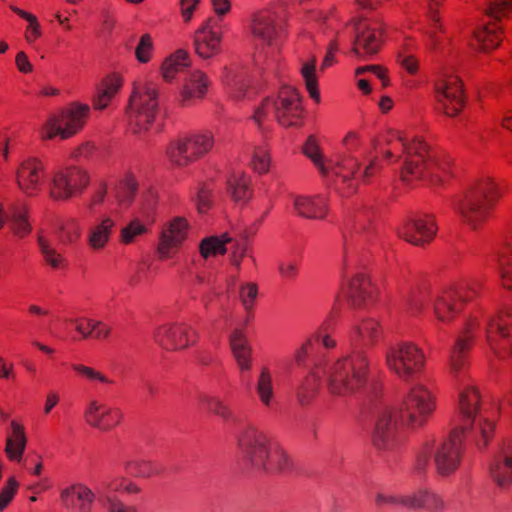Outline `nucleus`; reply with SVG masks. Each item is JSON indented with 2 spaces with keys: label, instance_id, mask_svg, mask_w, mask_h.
<instances>
[{
  "label": "nucleus",
  "instance_id": "nucleus-1",
  "mask_svg": "<svg viewBox=\"0 0 512 512\" xmlns=\"http://www.w3.org/2000/svg\"><path fill=\"white\" fill-rule=\"evenodd\" d=\"M482 331L492 355L499 360L509 359L512 356V306L503 305L489 314L479 308L466 317L448 356L449 374L458 384H465L469 379V353Z\"/></svg>",
  "mask_w": 512,
  "mask_h": 512
},
{
  "label": "nucleus",
  "instance_id": "nucleus-2",
  "mask_svg": "<svg viewBox=\"0 0 512 512\" xmlns=\"http://www.w3.org/2000/svg\"><path fill=\"white\" fill-rule=\"evenodd\" d=\"M385 146L377 153L389 162L403 158L401 180L409 185L424 182L433 186L444 184L452 175L453 161L434 149L421 135H408L399 130L388 131Z\"/></svg>",
  "mask_w": 512,
  "mask_h": 512
},
{
  "label": "nucleus",
  "instance_id": "nucleus-3",
  "mask_svg": "<svg viewBox=\"0 0 512 512\" xmlns=\"http://www.w3.org/2000/svg\"><path fill=\"white\" fill-rule=\"evenodd\" d=\"M373 214L360 212L353 225L347 224L342 233L343 255L341 276L345 281L342 294L351 308L363 309L373 304L376 287L362 271L367 262V248L377 239Z\"/></svg>",
  "mask_w": 512,
  "mask_h": 512
},
{
  "label": "nucleus",
  "instance_id": "nucleus-4",
  "mask_svg": "<svg viewBox=\"0 0 512 512\" xmlns=\"http://www.w3.org/2000/svg\"><path fill=\"white\" fill-rule=\"evenodd\" d=\"M343 147V153L327 159L323 156L316 137L309 136L303 146V153L336 191L349 196L356 191L359 178L368 181L379 170L380 164L376 155L365 165L362 173L358 171L360 158L367 156L369 147L364 145L355 132L346 135Z\"/></svg>",
  "mask_w": 512,
  "mask_h": 512
},
{
  "label": "nucleus",
  "instance_id": "nucleus-5",
  "mask_svg": "<svg viewBox=\"0 0 512 512\" xmlns=\"http://www.w3.org/2000/svg\"><path fill=\"white\" fill-rule=\"evenodd\" d=\"M481 289V281L466 279L449 283L433 295L431 286L421 283L405 296L404 305L408 314L418 317L427 310L432 301L436 320L449 324L463 312L466 304L479 296Z\"/></svg>",
  "mask_w": 512,
  "mask_h": 512
},
{
  "label": "nucleus",
  "instance_id": "nucleus-6",
  "mask_svg": "<svg viewBox=\"0 0 512 512\" xmlns=\"http://www.w3.org/2000/svg\"><path fill=\"white\" fill-rule=\"evenodd\" d=\"M499 413L496 404L481 401L478 389L467 385L459 392L455 427L465 440L479 448L487 446L494 435L495 420Z\"/></svg>",
  "mask_w": 512,
  "mask_h": 512
},
{
  "label": "nucleus",
  "instance_id": "nucleus-7",
  "mask_svg": "<svg viewBox=\"0 0 512 512\" xmlns=\"http://www.w3.org/2000/svg\"><path fill=\"white\" fill-rule=\"evenodd\" d=\"M500 198L497 182L489 175H481L452 197L451 208L461 223L478 231L489 220Z\"/></svg>",
  "mask_w": 512,
  "mask_h": 512
},
{
  "label": "nucleus",
  "instance_id": "nucleus-8",
  "mask_svg": "<svg viewBox=\"0 0 512 512\" xmlns=\"http://www.w3.org/2000/svg\"><path fill=\"white\" fill-rule=\"evenodd\" d=\"M323 375L331 395L346 398L359 393L368 382L369 360L366 351H351L328 361Z\"/></svg>",
  "mask_w": 512,
  "mask_h": 512
},
{
  "label": "nucleus",
  "instance_id": "nucleus-9",
  "mask_svg": "<svg viewBox=\"0 0 512 512\" xmlns=\"http://www.w3.org/2000/svg\"><path fill=\"white\" fill-rule=\"evenodd\" d=\"M238 448L244 460L254 467L274 472L291 466L285 451L254 425H247L239 433Z\"/></svg>",
  "mask_w": 512,
  "mask_h": 512
},
{
  "label": "nucleus",
  "instance_id": "nucleus-10",
  "mask_svg": "<svg viewBox=\"0 0 512 512\" xmlns=\"http://www.w3.org/2000/svg\"><path fill=\"white\" fill-rule=\"evenodd\" d=\"M303 114L298 91L294 87L283 86L276 96L263 99L254 112L253 120L259 128L275 120L283 127H292L301 124Z\"/></svg>",
  "mask_w": 512,
  "mask_h": 512
},
{
  "label": "nucleus",
  "instance_id": "nucleus-11",
  "mask_svg": "<svg viewBox=\"0 0 512 512\" xmlns=\"http://www.w3.org/2000/svg\"><path fill=\"white\" fill-rule=\"evenodd\" d=\"M158 111V85L152 81L135 82L125 112L131 133L144 136L151 129Z\"/></svg>",
  "mask_w": 512,
  "mask_h": 512
},
{
  "label": "nucleus",
  "instance_id": "nucleus-12",
  "mask_svg": "<svg viewBox=\"0 0 512 512\" xmlns=\"http://www.w3.org/2000/svg\"><path fill=\"white\" fill-rule=\"evenodd\" d=\"M250 29L253 38L263 45V49H267L264 51V56L261 53L256 56L257 62L274 56L288 33L286 17L272 8L255 12Z\"/></svg>",
  "mask_w": 512,
  "mask_h": 512
},
{
  "label": "nucleus",
  "instance_id": "nucleus-13",
  "mask_svg": "<svg viewBox=\"0 0 512 512\" xmlns=\"http://www.w3.org/2000/svg\"><path fill=\"white\" fill-rule=\"evenodd\" d=\"M437 398L432 387L418 383L411 387L397 410L401 423L416 429L423 427L436 410Z\"/></svg>",
  "mask_w": 512,
  "mask_h": 512
},
{
  "label": "nucleus",
  "instance_id": "nucleus-14",
  "mask_svg": "<svg viewBox=\"0 0 512 512\" xmlns=\"http://www.w3.org/2000/svg\"><path fill=\"white\" fill-rule=\"evenodd\" d=\"M306 27L301 32L302 37H311L312 28H318L329 39L326 53L322 60L320 71L323 72L333 66L336 60V54L340 50L341 43L345 40L346 28H340L339 20L334 11L324 13L322 11H309L304 18Z\"/></svg>",
  "mask_w": 512,
  "mask_h": 512
},
{
  "label": "nucleus",
  "instance_id": "nucleus-15",
  "mask_svg": "<svg viewBox=\"0 0 512 512\" xmlns=\"http://www.w3.org/2000/svg\"><path fill=\"white\" fill-rule=\"evenodd\" d=\"M90 115L87 104L72 103L59 114L51 115L40 127L39 137L43 141L53 140L57 136L65 140L80 132Z\"/></svg>",
  "mask_w": 512,
  "mask_h": 512
},
{
  "label": "nucleus",
  "instance_id": "nucleus-16",
  "mask_svg": "<svg viewBox=\"0 0 512 512\" xmlns=\"http://www.w3.org/2000/svg\"><path fill=\"white\" fill-rule=\"evenodd\" d=\"M214 145L212 132H193L172 140L166 149L169 162L179 168L187 167L204 157Z\"/></svg>",
  "mask_w": 512,
  "mask_h": 512
},
{
  "label": "nucleus",
  "instance_id": "nucleus-17",
  "mask_svg": "<svg viewBox=\"0 0 512 512\" xmlns=\"http://www.w3.org/2000/svg\"><path fill=\"white\" fill-rule=\"evenodd\" d=\"M389 370L403 381H410L425 366V354L415 343L401 341L391 345L385 354Z\"/></svg>",
  "mask_w": 512,
  "mask_h": 512
},
{
  "label": "nucleus",
  "instance_id": "nucleus-18",
  "mask_svg": "<svg viewBox=\"0 0 512 512\" xmlns=\"http://www.w3.org/2000/svg\"><path fill=\"white\" fill-rule=\"evenodd\" d=\"M90 175L84 168L67 165L55 170L48 182V194L52 200L68 201L80 197L90 185Z\"/></svg>",
  "mask_w": 512,
  "mask_h": 512
},
{
  "label": "nucleus",
  "instance_id": "nucleus-19",
  "mask_svg": "<svg viewBox=\"0 0 512 512\" xmlns=\"http://www.w3.org/2000/svg\"><path fill=\"white\" fill-rule=\"evenodd\" d=\"M157 193L150 189L143 197L138 212L119 229L117 240L120 245H135L147 234L155 222Z\"/></svg>",
  "mask_w": 512,
  "mask_h": 512
},
{
  "label": "nucleus",
  "instance_id": "nucleus-20",
  "mask_svg": "<svg viewBox=\"0 0 512 512\" xmlns=\"http://www.w3.org/2000/svg\"><path fill=\"white\" fill-rule=\"evenodd\" d=\"M400 422V415L393 407L382 405L378 408L371 436L372 444L377 450L391 452L400 447L403 442Z\"/></svg>",
  "mask_w": 512,
  "mask_h": 512
},
{
  "label": "nucleus",
  "instance_id": "nucleus-21",
  "mask_svg": "<svg viewBox=\"0 0 512 512\" xmlns=\"http://www.w3.org/2000/svg\"><path fill=\"white\" fill-rule=\"evenodd\" d=\"M512 11V0H490L486 14L490 21L474 32L477 47L484 52L497 48L503 40L501 19L508 17Z\"/></svg>",
  "mask_w": 512,
  "mask_h": 512
},
{
  "label": "nucleus",
  "instance_id": "nucleus-22",
  "mask_svg": "<svg viewBox=\"0 0 512 512\" xmlns=\"http://www.w3.org/2000/svg\"><path fill=\"white\" fill-rule=\"evenodd\" d=\"M464 450L465 444L458 429H452L441 439L435 438L433 462L437 473L442 477L454 474L461 465Z\"/></svg>",
  "mask_w": 512,
  "mask_h": 512
},
{
  "label": "nucleus",
  "instance_id": "nucleus-23",
  "mask_svg": "<svg viewBox=\"0 0 512 512\" xmlns=\"http://www.w3.org/2000/svg\"><path fill=\"white\" fill-rule=\"evenodd\" d=\"M435 98L438 108L445 115H458L465 105L461 79L446 70L442 71L435 81Z\"/></svg>",
  "mask_w": 512,
  "mask_h": 512
},
{
  "label": "nucleus",
  "instance_id": "nucleus-24",
  "mask_svg": "<svg viewBox=\"0 0 512 512\" xmlns=\"http://www.w3.org/2000/svg\"><path fill=\"white\" fill-rule=\"evenodd\" d=\"M340 314V296L338 295L334 301L331 311L321 323L319 328L300 346L295 352V361L297 365L302 366L306 363L308 356L315 350L317 344H321L323 348L331 350L336 348L337 341L332 337Z\"/></svg>",
  "mask_w": 512,
  "mask_h": 512
},
{
  "label": "nucleus",
  "instance_id": "nucleus-25",
  "mask_svg": "<svg viewBox=\"0 0 512 512\" xmlns=\"http://www.w3.org/2000/svg\"><path fill=\"white\" fill-rule=\"evenodd\" d=\"M191 225L185 217L175 216L167 220L161 228L157 254L160 260L172 259L188 239Z\"/></svg>",
  "mask_w": 512,
  "mask_h": 512
},
{
  "label": "nucleus",
  "instance_id": "nucleus-26",
  "mask_svg": "<svg viewBox=\"0 0 512 512\" xmlns=\"http://www.w3.org/2000/svg\"><path fill=\"white\" fill-rule=\"evenodd\" d=\"M352 53L360 58L377 54L385 39V25L379 20H361L355 24Z\"/></svg>",
  "mask_w": 512,
  "mask_h": 512
},
{
  "label": "nucleus",
  "instance_id": "nucleus-27",
  "mask_svg": "<svg viewBox=\"0 0 512 512\" xmlns=\"http://www.w3.org/2000/svg\"><path fill=\"white\" fill-rule=\"evenodd\" d=\"M223 29V19L209 17L194 32L193 46L200 58L210 59L221 52Z\"/></svg>",
  "mask_w": 512,
  "mask_h": 512
},
{
  "label": "nucleus",
  "instance_id": "nucleus-28",
  "mask_svg": "<svg viewBox=\"0 0 512 512\" xmlns=\"http://www.w3.org/2000/svg\"><path fill=\"white\" fill-rule=\"evenodd\" d=\"M154 340L163 349L176 351L194 345L197 341V333L187 323L166 322L155 329Z\"/></svg>",
  "mask_w": 512,
  "mask_h": 512
},
{
  "label": "nucleus",
  "instance_id": "nucleus-29",
  "mask_svg": "<svg viewBox=\"0 0 512 512\" xmlns=\"http://www.w3.org/2000/svg\"><path fill=\"white\" fill-rule=\"evenodd\" d=\"M46 176V162L38 156L25 157L16 170L17 185L27 196H35L42 190Z\"/></svg>",
  "mask_w": 512,
  "mask_h": 512
},
{
  "label": "nucleus",
  "instance_id": "nucleus-30",
  "mask_svg": "<svg viewBox=\"0 0 512 512\" xmlns=\"http://www.w3.org/2000/svg\"><path fill=\"white\" fill-rule=\"evenodd\" d=\"M438 231L435 215L419 213L405 221L399 228L401 238L415 246L431 243Z\"/></svg>",
  "mask_w": 512,
  "mask_h": 512
},
{
  "label": "nucleus",
  "instance_id": "nucleus-31",
  "mask_svg": "<svg viewBox=\"0 0 512 512\" xmlns=\"http://www.w3.org/2000/svg\"><path fill=\"white\" fill-rule=\"evenodd\" d=\"M384 328L381 321L367 316L355 322L349 331L348 340L352 351L364 350L377 346L384 339Z\"/></svg>",
  "mask_w": 512,
  "mask_h": 512
},
{
  "label": "nucleus",
  "instance_id": "nucleus-32",
  "mask_svg": "<svg viewBox=\"0 0 512 512\" xmlns=\"http://www.w3.org/2000/svg\"><path fill=\"white\" fill-rule=\"evenodd\" d=\"M418 44L412 38H406L396 52V63L405 76L403 82L406 88L416 89L420 86L419 76L421 62L416 55Z\"/></svg>",
  "mask_w": 512,
  "mask_h": 512
},
{
  "label": "nucleus",
  "instance_id": "nucleus-33",
  "mask_svg": "<svg viewBox=\"0 0 512 512\" xmlns=\"http://www.w3.org/2000/svg\"><path fill=\"white\" fill-rule=\"evenodd\" d=\"M493 260L501 286L512 291V230L503 231L496 238Z\"/></svg>",
  "mask_w": 512,
  "mask_h": 512
},
{
  "label": "nucleus",
  "instance_id": "nucleus-34",
  "mask_svg": "<svg viewBox=\"0 0 512 512\" xmlns=\"http://www.w3.org/2000/svg\"><path fill=\"white\" fill-rule=\"evenodd\" d=\"M228 250H232L231 259L233 264L239 266L247 251L246 244H239L224 234L221 236L206 237L199 245L200 255L206 260L218 255H224Z\"/></svg>",
  "mask_w": 512,
  "mask_h": 512
},
{
  "label": "nucleus",
  "instance_id": "nucleus-35",
  "mask_svg": "<svg viewBox=\"0 0 512 512\" xmlns=\"http://www.w3.org/2000/svg\"><path fill=\"white\" fill-rule=\"evenodd\" d=\"M84 417L90 426L107 432L120 424L123 414L116 406L92 400L85 409Z\"/></svg>",
  "mask_w": 512,
  "mask_h": 512
},
{
  "label": "nucleus",
  "instance_id": "nucleus-36",
  "mask_svg": "<svg viewBox=\"0 0 512 512\" xmlns=\"http://www.w3.org/2000/svg\"><path fill=\"white\" fill-rule=\"evenodd\" d=\"M222 81L228 97L234 101L251 99L254 95L247 70L238 64H232L224 69Z\"/></svg>",
  "mask_w": 512,
  "mask_h": 512
},
{
  "label": "nucleus",
  "instance_id": "nucleus-37",
  "mask_svg": "<svg viewBox=\"0 0 512 512\" xmlns=\"http://www.w3.org/2000/svg\"><path fill=\"white\" fill-rule=\"evenodd\" d=\"M28 443L25 426L16 419H11L5 438V453L7 458L16 464L28 468V457L24 458V452Z\"/></svg>",
  "mask_w": 512,
  "mask_h": 512
},
{
  "label": "nucleus",
  "instance_id": "nucleus-38",
  "mask_svg": "<svg viewBox=\"0 0 512 512\" xmlns=\"http://www.w3.org/2000/svg\"><path fill=\"white\" fill-rule=\"evenodd\" d=\"M96 494L87 485L72 484L60 492V501L64 508L72 512H92Z\"/></svg>",
  "mask_w": 512,
  "mask_h": 512
},
{
  "label": "nucleus",
  "instance_id": "nucleus-39",
  "mask_svg": "<svg viewBox=\"0 0 512 512\" xmlns=\"http://www.w3.org/2000/svg\"><path fill=\"white\" fill-rule=\"evenodd\" d=\"M490 475L501 488L512 484V439H505L501 443L490 464Z\"/></svg>",
  "mask_w": 512,
  "mask_h": 512
},
{
  "label": "nucleus",
  "instance_id": "nucleus-40",
  "mask_svg": "<svg viewBox=\"0 0 512 512\" xmlns=\"http://www.w3.org/2000/svg\"><path fill=\"white\" fill-rule=\"evenodd\" d=\"M442 5L443 0H428L425 6L429 25L422 29V33L424 36V44L431 53L439 51L442 43L441 35L445 33L439 15V9Z\"/></svg>",
  "mask_w": 512,
  "mask_h": 512
},
{
  "label": "nucleus",
  "instance_id": "nucleus-41",
  "mask_svg": "<svg viewBox=\"0 0 512 512\" xmlns=\"http://www.w3.org/2000/svg\"><path fill=\"white\" fill-rule=\"evenodd\" d=\"M6 223L18 237H25L31 232V225L28 220V207L24 200H17L11 203L5 211L0 203V229Z\"/></svg>",
  "mask_w": 512,
  "mask_h": 512
},
{
  "label": "nucleus",
  "instance_id": "nucleus-42",
  "mask_svg": "<svg viewBox=\"0 0 512 512\" xmlns=\"http://www.w3.org/2000/svg\"><path fill=\"white\" fill-rule=\"evenodd\" d=\"M254 389L262 407L268 411L277 407L276 383L273 372L269 366L264 365L260 368Z\"/></svg>",
  "mask_w": 512,
  "mask_h": 512
},
{
  "label": "nucleus",
  "instance_id": "nucleus-43",
  "mask_svg": "<svg viewBox=\"0 0 512 512\" xmlns=\"http://www.w3.org/2000/svg\"><path fill=\"white\" fill-rule=\"evenodd\" d=\"M235 362L241 373L249 372L253 364V349L243 329L236 328L229 337Z\"/></svg>",
  "mask_w": 512,
  "mask_h": 512
},
{
  "label": "nucleus",
  "instance_id": "nucleus-44",
  "mask_svg": "<svg viewBox=\"0 0 512 512\" xmlns=\"http://www.w3.org/2000/svg\"><path fill=\"white\" fill-rule=\"evenodd\" d=\"M294 212L308 219H324L328 213V202L324 195L293 197Z\"/></svg>",
  "mask_w": 512,
  "mask_h": 512
},
{
  "label": "nucleus",
  "instance_id": "nucleus-45",
  "mask_svg": "<svg viewBox=\"0 0 512 512\" xmlns=\"http://www.w3.org/2000/svg\"><path fill=\"white\" fill-rule=\"evenodd\" d=\"M116 220L110 216H103L98 222L93 224L87 232V244L92 251H103L109 244L114 230Z\"/></svg>",
  "mask_w": 512,
  "mask_h": 512
},
{
  "label": "nucleus",
  "instance_id": "nucleus-46",
  "mask_svg": "<svg viewBox=\"0 0 512 512\" xmlns=\"http://www.w3.org/2000/svg\"><path fill=\"white\" fill-rule=\"evenodd\" d=\"M123 85L122 77L117 73H111L101 80L96 87L93 96V106L97 110L105 109L112 99L119 93Z\"/></svg>",
  "mask_w": 512,
  "mask_h": 512
},
{
  "label": "nucleus",
  "instance_id": "nucleus-47",
  "mask_svg": "<svg viewBox=\"0 0 512 512\" xmlns=\"http://www.w3.org/2000/svg\"><path fill=\"white\" fill-rule=\"evenodd\" d=\"M408 508L423 509L428 512H443L445 501L434 490L423 487L409 493Z\"/></svg>",
  "mask_w": 512,
  "mask_h": 512
},
{
  "label": "nucleus",
  "instance_id": "nucleus-48",
  "mask_svg": "<svg viewBox=\"0 0 512 512\" xmlns=\"http://www.w3.org/2000/svg\"><path fill=\"white\" fill-rule=\"evenodd\" d=\"M321 387L320 377L315 370L304 376L295 386L294 394L301 407H307L316 399Z\"/></svg>",
  "mask_w": 512,
  "mask_h": 512
},
{
  "label": "nucleus",
  "instance_id": "nucleus-49",
  "mask_svg": "<svg viewBox=\"0 0 512 512\" xmlns=\"http://www.w3.org/2000/svg\"><path fill=\"white\" fill-rule=\"evenodd\" d=\"M138 190V181L132 172H126L114 185L113 197L122 209H127L134 201Z\"/></svg>",
  "mask_w": 512,
  "mask_h": 512
},
{
  "label": "nucleus",
  "instance_id": "nucleus-50",
  "mask_svg": "<svg viewBox=\"0 0 512 512\" xmlns=\"http://www.w3.org/2000/svg\"><path fill=\"white\" fill-rule=\"evenodd\" d=\"M228 192L237 203H247L253 195L251 176L245 172H234L227 180Z\"/></svg>",
  "mask_w": 512,
  "mask_h": 512
},
{
  "label": "nucleus",
  "instance_id": "nucleus-51",
  "mask_svg": "<svg viewBox=\"0 0 512 512\" xmlns=\"http://www.w3.org/2000/svg\"><path fill=\"white\" fill-rule=\"evenodd\" d=\"M210 81L206 73L201 70L192 71L187 77L181 91L182 101L187 103L192 99H201L205 96Z\"/></svg>",
  "mask_w": 512,
  "mask_h": 512
},
{
  "label": "nucleus",
  "instance_id": "nucleus-52",
  "mask_svg": "<svg viewBox=\"0 0 512 512\" xmlns=\"http://www.w3.org/2000/svg\"><path fill=\"white\" fill-rule=\"evenodd\" d=\"M190 55L184 49H179L165 58L161 66V74L166 82H171L176 75L190 65Z\"/></svg>",
  "mask_w": 512,
  "mask_h": 512
},
{
  "label": "nucleus",
  "instance_id": "nucleus-53",
  "mask_svg": "<svg viewBox=\"0 0 512 512\" xmlns=\"http://www.w3.org/2000/svg\"><path fill=\"white\" fill-rule=\"evenodd\" d=\"M9 8L21 19L27 21L24 39L28 45L33 46L43 35L42 26L38 18L33 13L25 11L16 5H10Z\"/></svg>",
  "mask_w": 512,
  "mask_h": 512
},
{
  "label": "nucleus",
  "instance_id": "nucleus-54",
  "mask_svg": "<svg viewBox=\"0 0 512 512\" xmlns=\"http://www.w3.org/2000/svg\"><path fill=\"white\" fill-rule=\"evenodd\" d=\"M317 58L312 55L301 63V76L305 83L306 89L310 97L315 101H320V92L318 89V78L316 73Z\"/></svg>",
  "mask_w": 512,
  "mask_h": 512
},
{
  "label": "nucleus",
  "instance_id": "nucleus-55",
  "mask_svg": "<svg viewBox=\"0 0 512 512\" xmlns=\"http://www.w3.org/2000/svg\"><path fill=\"white\" fill-rule=\"evenodd\" d=\"M124 469L129 475L140 478L159 475L163 470L159 463L145 459L128 460L124 463Z\"/></svg>",
  "mask_w": 512,
  "mask_h": 512
},
{
  "label": "nucleus",
  "instance_id": "nucleus-56",
  "mask_svg": "<svg viewBox=\"0 0 512 512\" xmlns=\"http://www.w3.org/2000/svg\"><path fill=\"white\" fill-rule=\"evenodd\" d=\"M37 241L40 253L46 265L50 266L54 270H59L66 267L67 261L65 257L54 248V246L47 238L40 235Z\"/></svg>",
  "mask_w": 512,
  "mask_h": 512
},
{
  "label": "nucleus",
  "instance_id": "nucleus-57",
  "mask_svg": "<svg viewBox=\"0 0 512 512\" xmlns=\"http://www.w3.org/2000/svg\"><path fill=\"white\" fill-rule=\"evenodd\" d=\"M82 232L80 220L77 218H67L59 226L58 238L64 244H75L80 240Z\"/></svg>",
  "mask_w": 512,
  "mask_h": 512
},
{
  "label": "nucleus",
  "instance_id": "nucleus-58",
  "mask_svg": "<svg viewBox=\"0 0 512 512\" xmlns=\"http://www.w3.org/2000/svg\"><path fill=\"white\" fill-rule=\"evenodd\" d=\"M435 444L434 437H427L420 449L418 450L415 461L413 464V470L415 473L422 475L426 472L429 467L431 456L433 455V449Z\"/></svg>",
  "mask_w": 512,
  "mask_h": 512
},
{
  "label": "nucleus",
  "instance_id": "nucleus-59",
  "mask_svg": "<svg viewBox=\"0 0 512 512\" xmlns=\"http://www.w3.org/2000/svg\"><path fill=\"white\" fill-rule=\"evenodd\" d=\"M71 369L80 377L85 378L91 384L100 383L103 385H112L114 381L102 372L84 364L72 363Z\"/></svg>",
  "mask_w": 512,
  "mask_h": 512
},
{
  "label": "nucleus",
  "instance_id": "nucleus-60",
  "mask_svg": "<svg viewBox=\"0 0 512 512\" xmlns=\"http://www.w3.org/2000/svg\"><path fill=\"white\" fill-rule=\"evenodd\" d=\"M271 165L270 150L263 144L254 148L251 167L259 174H265L269 171Z\"/></svg>",
  "mask_w": 512,
  "mask_h": 512
},
{
  "label": "nucleus",
  "instance_id": "nucleus-61",
  "mask_svg": "<svg viewBox=\"0 0 512 512\" xmlns=\"http://www.w3.org/2000/svg\"><path fill=\"white\" fill-rule=\"evenodd\" d=\"M409 493L408 494H388L377 493L375 497V504L382 508L386 506L397 507L402 506L408 508Z\"/></svg>",
  "mask_w": 512,
  "mask_h": 512
},
{
  "label": "nucleus",
  "instance_id": "nucleus-62",
  "mask_svg": "<svg viewBox=\"0 0 512 512\" xmlns=\"http://www.w3.org/2000/svg\"><path fill=\"white\" fill-rule=\"evenodd\" d=\"M153 50L154 45L151 35L148 33L143 34L135 49L136 59L140 63H148L152 58Z\"/></svg>",
  "mask_w": 512,
  "mask_h": 512
},
{
  "label": "nucleus",
  "instance_id": "nucleus-63",
  "mask_svg": "<svg viewBox=\"0 0 512 512\" xmlns=\"http://www.w3.org/2000/svg\"><path fill=\"white\" fill-rule=\"evenodd\" d=\"M19 482L15 477H9L0 490V512L8 507L19 489Z\"/></svg>",
  "mask_w": 512,
  "mask_h": 512
},
{
  "label": "nucleus",
  "instance_id": "nucleus-64",
  "mask_svg": "<svg viewBox=\"0 0 512 512\" xmlns=\"http://www.w3.org/2000/svg\"><path fill=\"white\" fill-rule=\"evenodd\" d=\"M105 503L107 512H138L135 505L125 503L116 495H108Z\"/></svg>",
  "mask_w": 512,
  "mask_h": 512
}]
</instances>
